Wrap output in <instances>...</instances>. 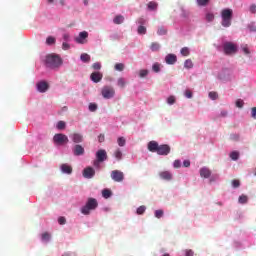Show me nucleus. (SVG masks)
Wrapping results in <instances>:
<instances>
[{"mask_svg": "<svg viewBox=\"0 0 256 256\" xmlns=\"http://www.w3.org/2000/svg\"><path fill=\"white\" fill-rule=\"evenodd\" d=\"M61 65H63V60L59 55L49 54L46 56V66L50 69H57L58 67H61Z\"/></svg>", "mask_w": 256, "mask_h": 256, "instance_id": "nucleus-1", "label": "nucleus"}, {"mask_svg": "<svg viewBox=\"0 0 256 256\" xmlns=\"http://www.w3.org/2000/svg\"><path fill=\"white\" fill-rule=\"evenodd\" d=\"M99 207V202L95 198H88L86 204L81 208L82 215H90L91 211H95Z\"/></svg>", "mask_w": 256, "mask_h": 256, "instance_id": "nucleus-2", "label": "nucleus"}, {"mask_svg": "<svg viewBox=\"0 0 256 256\" xmlns=\"http://www.w3.org/2000/svg\"><path fill=\"white\" fill-rule=\"evenodd\" d=\"M222 17V27H231V21L233 19V10L223 9L221 12Z\"/></svg>", "mask_w": 256, "mask_h": 256, "instance_id": "nucleus-3", "label": "nucleus"}, {"mask_svg": "<svg viewBox=\"0 0 256 256\" xmlns=\"http://www.w3.org/2000/svg\"><path fill=\"white\" fill-rule=\"evenodd\" d=\"M53 142L55 145H66V143H69V138L65 134H55L53 137Z\"/></svg>", "mask_w": 256, "mask_h": 256, "instance_id": "nucleus-4", "label": "nucleus"}, {"mask_svg": "<svg viewBox=\"0 0 256 256\" xmlns=\"http://www.w3.org/2000/svg\"><path fill=\"white\" fill-rule=\"evenodd\" d=\"M225 55H233L237 53V46L233 42H225L223 45Z\"/></svg>", "mask_w": 256, "mask_h": 256, "instance_id": "nucleus-5", "label": "nucleus"}, {"mask_svg": "<svg viewBox=\"0 0 256 256\" xmlns=\"http://www.w3.org/2000/svg\"><path fill=\"white\" fill-rule=\"evenodd\" d=\"M110 176L116 183H123L125 180V174L120 170H113Z\"/></svg>", "mask_w": 256, "mask_h": 256, "instance_id": "nucleus-6", "label": "nucleus"}, {"mask_svg": "<svg viewBox=\"0 0 256 256\" xmlns=\"http://www.w3.org/2000/svg\"><path fill=\"white\" fill-rule=\"evenodd\" d=\"M102 96L104 97V99H111L113 97H115V89H113V87L111 86H104L102 88Z\"/></svg>", "mask_w": 256, "mask_h": 256, "instance_id": "nucleus-7", "label": "nucleus"}, {"mask_svg": "<svg viewBox=\"0 0 256 256\" xmlns=\"http://www.w3.org/2000/svg\"><path fill=\"white\" fill-rule=\"evenodd\" d=\"M87 37H89V33L87 31L80 32L78 37L75 38L76 43L79 45H85L87 43Z\"/></svg>", "mask_w": 256, "mask_h": 256, "instance_id": "nucleus-8", "label": "nucleus"}, {"mask_svg": "<svg viewBox=\"0 0 256 256\" xmlns=\"http://www.w3.org/2000/svg\"><path fill=\"white\" fill-rule=\"evenodd\" d=\"M157 155H168L171 153V147L167 144H162L158 146Z\"/></svg>", "mask_w": 256, "mask_h": 256, "instance_id": "nucleus-9", "label": "nucleus"}, {"mask_svg": "<svg viewBox=\"0 0 256 256\" xmlns=\"http://www.w3.org/2000/svg\"><path fill=\"white\" fill-rule=\"evenodd\" d=\"M83 177H85V179H93V177H95V169H93V167H86L83 170Z\"/></svg>", "mask_w": 256, "mask_h": 256, "instance_id": "nucleus-10", "label": "nucleus"}, {"mask_svg": "<svg viewBox=\"0 0 256 256\" xmlns=\"http://www.w3.org/2000/svg\"><path fill=\"white\" fill-rule=\"evenodd\" d=\"M39 93H45L49 89V84L45 81L38 82L36 84Z\"/></svg>", "mask_w": 256, "mask_h": 256, "instance_id": "nucleus-11", "label": "nucleus"}, {"mask_svg": "<svg viewBox=\"0 0 256 256\" xmlns=\"http://www.w3.org/2000/svg\"><path fill=\"white\" fill-rule=\"evenodd\" d=\"M73 154L76 157H80L81 155H85V148L83 146L76 144L73 148Z\"/></svg>", "mask_w": 256, "mask_h": 256, "instance_id": "nucleus-12", "label": "nucleus"}, {"mask_svg": "<svg viewBox=\"0 0 256 256\" xmlns=\"http://www.w3.org/2000/svg\"><path fill=\"white\" fill-rule=\"evenodd\" d=\"M96 159L100 161V163H103V161H106L107 159V151L105 150H98L96 152Z\"/></svg>", "mask_w": 256, "mask_h": 256, "instance_id": "nucleus-13", "label": "nucleus"}, {"mask_svg": "<svg viewBox=\"0 0 256 256\" xmlns=\"http://www.w3.org/2000/svg\"><path fill=\"white\" fill-rule=\"evenodd\" d=\"M90 79L93 83H99L103 79V74L101 72H93L90 75Z\"/></svg>", "mask_w": 256, "mask_h": 256, "instance_id": "nucleus-14", "label": "nucleus"}, {"mask_svg": "<svg viewBox=\"0 0 256 256\" xmlns=\"http://www.w3.org/2000/svg\"><path fill=\"white\" fill-rule=\"evenodd\" d=\"M159 177L164 181H171L173 179V174H171L169 171H162L159 173Z\"/></svg>", "mask_w": 256, "mask_h": 256, "instance_id": "nucleus-15", "label": "nucleus"}, {"mask_svg": "<svg viewBox=\"0 0 256 256\" xmlns=\"http://www.w3.org/2000/svg\"><path fill=\"white\" fill-rule=\"evenodd\" d=\"M158 149H159V143H157L156 141H150L148 143V150L151 153H157Z\"/></svg>", "mask_w": 256, "mask_h": 256, "instance_id": "nucleus-16", "label": "nucleus"}, {"mask_svg": "<svg viewBox=\"0 0 256 256\" xmlns=\"http://www.w3.org/2000/svg\"><path fill=\"white\" fill-rule=\"evenodd\" d=\"M165 61L168 65H175L177 63V56L175 54H168L165 57Z\"/></svg>", "mask_w": 256, "mask_h": 256, "instance_id": "nucleus-17", "label": "nucleus"}, {"mask_svg": "<svg viewBox=\"0 0 256 256\" xmlns=\"http://www.w3.org/2000/svg\"><path fill=\"white\" fill-rule=\"evenodd\" d=\"M60 169L62 173H65L66 175H71V173H73V167H71L69 164H62Z\"/></svg>", "mask_w": 256, "mask_h": 256, "instance_id": "nucleus-18", "label": "nucleus"}, {"mask_svg": "<svg viewBox=\"0 0 256 256\" xmlns=\"http://www.w3.org/2000/svg\"><path fill=\"white\" fill-rule=\"evenodd\" d=\"M70 137L74 143H83V135L80 133H73Z\"/></svg>", "mask_w": 256, "mask_h": 256, "instance_id": "nucleus-19", "label": "nucleus"}, {"mask_svg": "<svg viewBox=\"0 0 256 256\" xmlns=\"http://www.w3.org/2000/svg\"><path fill=\"white\" fill-rule=\"evenodd\" d=\"M200 176L204 177V179H209V177H211V170H209L208 168H201Z\"/></svg>", "mask_w": 256, "mask_h": 256, "instance_id": "nucleus-20", "label": "nucleus"}, {"mask_svg": "<svg viewBox=\"0 0 256 256\" xmlns=\"http://www.w3.org/2000/svg\"><path fill=\"white\" fill-rule=\"evenodd\" d=\"M123 21H125V17H123V15H117L113 19V23L115 25H121V23H123Z\"/></svg>", "mask_w": 256, "mask_h": 256, "instance_id": "nucleus-21", "label": "nucleus"}, {"mask_svg": "<svg viewBox=\"0 0 256 256\" xmlns=\"http://www.w3.org/2000/svg\"><path fill=\"white\" fill-rule=\"evenodd\" d=\"M150 49L153 52L159 51L161 49V44H159L158 42H152L150 45Z\"/></svg>", "mask_w": 256, "mask_h": 256, "instance_id": "nucleus-22", "label": "nucleus"}, {"mask_svg": "<svg viewBox=\"0 0 256 256\" xmlns=\"http://www.w3.org/2000/svg\"><path fill=\"white\" fill-rule=\"evenodd\" d=\"M80 59L83 63H89V61H91V56L87 53H83L81 54Z\"/></svg>", "mask_w": 256, "mask_h": 256, "instance_id": "nucleus-23", "label": "nucleus"}, {"mask_svg": "<svg viewBox=\"0 0 256 256\" xmlns=\"http://www.w3.org/2000/svg\"><path fill=\"white\" fill-rule=\"evenodd\" d=\"M56 39H55V37H53V36H48L47 38H46V45H55V43H56Z\"/></svg>", "mask_w": 256, "mask_h": 256, "instance_id": "nucleus-24", "label": "nucleus"}, {"mask_svg": "<svg viewBox=\"0 0 256 256\" xmlns=\"http://www.w3.org/2000/svg\"><path fill=\"white\" fill-rule=\"evenodd\" d=\"M149 11H156L158 4L157 2H149L147 5Z\"/></svg>", "mask_w": 256, "mask_h": 256, "instance_id": "nucleus-25", "label": "nucleus"}, {"mask_svg": "<svg viewBox=\"0 0 256 256\" xmlns=\"http://www.w3.org/2000/svg\"><path fill=\"white\" fill-rule=\"evenodd\" d=\"M111 195H112V192L109 189H104L102 191V197H104V199H109V197H111Z\"/></svg>", "mask_w": 256, "mask_h": 256, "instance_id": "nucleus-26", "label": "nucleus"}, {"mask_svg": "<svg viewBox=\"0 0 256 256\" xmlns=\"http://www.w3.org/2000/svg\"><path fill=\"white\" fill-rule=\"evenodd\" d=\"M185 69H193V61L191 59H187L184 62Z\"/></svg>", "mask_w": 256, "mask_h": 256, "instance_id": "nucleus-27", "label": "nucleus"}, {"mask_svg": "<svg viewBox=\"0 0 256 256\" xmlns=\"http://www.w3.org/2000/svg\"><path fill=\"white\" fill-rule=\"evenodd\" d=\"M247 201H249V198L246 195H241L238 199V202L241 205H245V203H247Z\"/></svg>", "mask_w": 256, "mask_h": 256, "instance_id": "nucleus-28", "label": "nucleus"}, {"mask_svg": "<svg viewBox=\"0 0 256 256\" xmlns=\"http://www.w3.org/2000/svg\"><path fill=\"white\" fill-rule=\"evenodd\" d=\"M114 157H116V159L118 161H121V159H123V152H121V150L117 149L115 152H114Z\"/></svg>", "mask_w": 256, "mask_h": 256, "instance_id": "nucleus-29", "label": "nucleus"}, {"mask_svg": "<svg viewBox=\"0 0 256 256\" xmlns=\"http://www.w3.org/2000/svg\"><path fill=\"white\" fill-rule=\"evenodd\" d=\"M152 71H154V73H159V71H161V64L159 63H154L152 66Z\"/></svg>", "mask_w": 256, "mask_h": 256, "instance_id": "nucleus-30", "label": "nucleus"}, {"mask_svg": "<svg viewBox=\"0 0 256 256\" xmlns=\"http://www.w3.org/2000/svg\"><path fill=\"white\" fill-rule=\"evenodd\" d=\"M147 33V28L143 25H140L138 27V34L139 35H145Z\"/></svg>", "mask_w": 256, "mask_h": 256, "instance_id": "nucleus-31", "label": "nucleus"}, {"mask_svg": "<svg viewBox=\"0 0 256 256\" xmlns=\"http://www.w3.org/2000/svg\"><path fill=\"white\" fill-rule=\"evenodd\" d=\"M230 158H231L232 161H237V159H239V152L233 151V152L230 154Z\"/></svg>", "mask_w": 256, "mask_h": 256, "instance_id": "nucleus-32", "label": "nucleus"}, {"mask_svg": "<svg viewBox=\"0 0 256 256\" xmlns=\"http://www.w3.org/2000/svg\"><path fill=\"white\" fill-rule=\"evenodd\" d=\"M181 55H183V57H189V49L187 47H183L180 51Z\"/></svg>", "mask_w": 256, "mask_h": 256, "instance_id": "nucleus-33", "label": "nucleus"}, {"mask_svg": "<svg viewBox=\"0 0 256 256\" xmlns=\"http://www.w3.org/2000/svg\"><path fill=\"white\" fill-rule=\"evenodd\" d=\"M119 147H125L126 140L124 137H119L117 140Z\"/></svg>", "mask_w": 256, "mask_h": 256, "instance_id": "nucleus-34", "label": "nucleus"}, {"mask_svg": "<svg viewBox=\"0 0 256 256\" xmlns=\"http://www.w3.org/2000/svg\"><path fill=\"white\" fill-rule=\"evenodd\" d=\"M66 126H67V124L65 123V121H59L57 123V129H59L60 131L65 129Z\"/></svg>", "mask_w": 256, "mask_h": 256, "instance_id": "nucleus-35", "label": "nucleus"}, {"mask_svg": "<svg viewBox=\"0 0 256 256\" xmlns=\"http://www.w3.org/2000/svg\"><path fill=\"white\" fill-rule=\"evenodd\" d=\"M114 68L116 71H123V69H125V65L123 63H117Z\"/></svg>", "mask_w": 256, "mask_h": 256, "instance_id": "nucleus-36", "label": "nucleus"}, {"mask_svg": "<svg viewBox=\"0 0 256 256\" xmlns=\"http://www.w3.org/2000/svg\"><path fill=\"white\" fill-rule=\"evenodd\" d=\"M175 101H176L175 96H169V97L167 98V103H168V105H175Z\"/></svg>", "mask_w": 256, "mask_h": 256, "instance_id": "nucleus-37", "label": "nucleus"}, {"mask_svg": "<svg viewBox=\"0 0 256 256\" xmlns=\"http://www.w3.org/2000/svg\"><path fill=\"white\" fill-rule=\"evenodd\" d=\"M146 209H147V207H145V206H140V207L137 209V211H136L137 215H143V213H145Z\"/></svg>", "mask_w": 256, "mask_h": 256, "instance_id": "nucleus-38", "label": "nucleus"}, {"mask_svg": "<svg viewBox=\"0 0 256 256\" xmlns=\"http://www.w3.org/2000/svg\"><path fill=\"white\" fill-rule=\"evenodd\" d=\"M197 3L200 7H205L209 4V0H197Z\"/></svg>", "mask_w": 256, "mask_h": 256, "instance_id": "nucleus-39", "label": "nucleus"}, {"mask_svg": "<svg viewBox=\"0 0 256 256\" xmlns=\"http://www.w3.org/2000/svg\"><path fill=\"white\" fill-rule=\"evenodd\" d=\"M88 108H89V111H91L93 113V112L97 111V104L90 103Z\"/></svg>", "mask_w": 256, "mask_h": 256, "instance_id": "nucleus-40", "label": "nucleus"}, {"mask_svg": "<svg viewBox=\"0 0 256 256\" xmlns=\"http://www.w3.org/2000/svg\"><path fill=\"white\" fill-rule=\"evenodd\" d=\"M213 19H215V15H213L212 13L206 14V21H208V23H211Z\"/></svg>", "mask_w": 256, "mask_h": 256, "instance_id": "nucleus-41", "label": "nucleus"}, {"mask_svg": "<svg viewBox=\"0 0 256 256\" xmlns=\"http://www.w3.org/2000/svg\"><path fill=\"white\" fill-rule=\"evenodd\" d=\"M241 182L237 179L232 180V187H234V189H237V187H240Z\"/></svg>", "mask_w": 256, "mask_h": 256, "instance_id": "nucleus-42", "label": "nucleus"}, {"mask_svg": "<svg viewBox=\"0 0 256 256\" xmlns=\"http://www.w3.org/2000/svg\"><path fill=\"white\" fill-rule=\"evenodd\" d=\"M157 34L158 35H167V30L163 27H160V28H158Z\"/></svg>", "mask_w": 256, "mask_h": 256, "instance_id": "nucleus-43", "label": "nucleus"}, {"mask_svg": "<svg viewBox=\"0 0 256 256\" xmlns=\"http://www.w3.org/2000/svg\"><path fill=\"white\" fill-rule=\"evenodd\" d=\"M118 87H125V78H119L118 81Z\"/></svg>", "mask_w": 256, "mask_h": 256, "instance_id": "nucleus-44", "label": "nucleus"}, {"mask_svg": "<svg viewBox=\"0 0 256 256\" xmlns=\"http://www.w3.org/2000/svg\"><path fill=\"white\" fill-rule=\"evenodd\" d=\"M209 97L210 99H212V101H215L217 97H219V95L217 94V92H210Z\"/></svg>", "mask_w": 256, "mask_h": 256, "instance_id": "nucleus-45", "label": "nucleus"}, {"mask_svg": "<svg viewBox=\"0 0 256 256\" xmlns=\"http://www.w3.org/2000/svg\"><path fill=\"white\" fill-rule=\"evenodd\" d=\"M147 75H149L148 70H140L139 77L143 78V77H147Z\"/></svg>", "mask_w": 256, "mask_h": 256, "instance_id": "nucleus-46", "label": "nucleus"}, {"mask_svg": "<svg viewBox=\"0 0 256 256\" xmlns=\"http://www.w3.org/2000/svg\"><path fill=\"white\" fill-rule=\"evenodd\" d=\"M155 217L157 219H161V217H163V210H156L155 211Z\"/></svg>", "mask_w": 256, "mask_h": 256, "instance_id": "nucleus-47", "label": "nucleus"}, {"mask_svg": "<svg viewBox=\"0 0 256 256\" xmlns=\"http://www.w3.org/2000/svg\"><path fill=\"white\" fill-rule=\"evenodd\" d=\"M243 105H245V103L243 102V100L238 99L236 101V107H238L239 109H242Z\"/></svg>", "mask_w": 256, "mask_h": 256, "instance_id": "nucleus-48", "label": "nucleus"}, {"mask_svg": "<svg viewBox=\"0 0 256 256\" xmlns=\"http://www.w3.org/2000/svg\"><path fill=\"white\" fill-rule=\"evenodd\" d=\"M92 69H94L95 71H99V69H101V63L96 62L92 65Z\"/></svg>", "mask_w": 256, "mask_h": 256, "instance_id": "nucleus-49", "label": "nucleus"}, {"mask_svg": "<svg viewBox=\"0 0 256 256\" xmlns=\"http://www.w3.org/2000/svg\"><path fill=\"white\" fill-rule=\"evenodd\" d=\"M50 237L49 233L45 232L42 234V241H49Z\"/></svg>", "mask_w": 256, "mask_h": 256, "instance_id": "nucleus-50", "label": "nucleus"}, {"mask_svg": "<svg viewBox=\"0 0 256 256\" xmlns=\"http://www.w3.org/2000/svg\"><path fill=\"white\" fill-rule=\"evenodd\" d=\"M58 223L59 225H65V223H67V220L65 219V217L61 216L58 218Z\"/></svg>", "mask_w": 256, "mask_h": 256, "instance_id": "nucleus-51", "label": "nucleus"}, {"mask_svg": "<svg viewBox=\"0 0 256 256\" xmlns=\"http://www.w3.org/2000/svg\"><path fill=\"white\" fill-rule=\"evenodd\" d=\"M230 139L231 141H239V134H231Z\"/></svg>", "mask_w": 256, "mask_h": 256, "instance_id": "nucleus-52", "label": "nucleus"}, {"mask_svg": "<svg viewBox=\"0 0 256 256\" xmlns=\"http://www.w3.org/2000/svg\"><path fill=\"white\" fill-rule=\"evenodd\" d=\"M70 45H69V43H67V42H64V43H62V49L64 50V51H68V49H70Z\"/></svg>", "mask_w": 256, "mask_h": 256, "instance_id": "nucleus-53", "label": "nucleus"}, {"mask_svg": "<svg viewBox=\"0 0 256 256\" xmlns=\"http://www.w3.org/2000/svg\"><path fill=\"white\" fill-rule=\"evenodd\" d=\"M185 97H187V99H191V97H193V92H191V90H186Z\"/></svg>", "mask_w": 256, "mask_h": 256, "instance_id": "nucleus-54", "label": "nucleus"}, {"mask_svg": "<svg viewBox=\"0 0 256 256\" xmlns=\"http://www.w3.org/2000/svg\"><path fill=\"white\" fill-rule=\"evenodd\" d=\"M173 165L175 169H179L181 167V160H175Z\"/></svg>", "mask_w": 256, "mask_h": 256, "instance_id": "nucleus-55", "label": "nucleus"}, {"mask_svg": "<svg viewBox=\"0 0 256 256\" xmlns=\"http://www.w3.org/2000/svg\"><path fill=\"white\" fill-rule=\"evenodd\" d=\"M242 51H243V53L245 54V55H250V51H249V48L247 47V46H243L242 47Z\"/></svg>", "mask_w": 256, "mask_h": 256, "instance_id": "nucleus-56", "label": "nucleus"}, {"mask_svg": "<svg viewBox=\"0 0 256 256\" xmlns=\"http://www.w3.org/2000/svg\"><path fill=\"white\" fill-rule=\"evenodd\" d=\"M251 116H252L253 119H256V107H253L251 109Z\"/></svg>", "mask_w": 256, "mask_h": 256, "instance_id": "nucleus-57", "label": "nucleus"}, {"mask_svg": "<svg viewBox=\"0 0 256 256\" xmlns=\"http://www.w3.org/2000/svg\"><path fill=\"white\" fill-rule=\"evenodd\" d=\"M250 13H256V5L255 4H252L250 6Z\"/></svg>", "mask_w": 256, "mask_h": 256, "instance_id": "nucleus-58", "label": "nucleus"}, {"mask_svg": "<svg viewBox=\"0 0 256 256\" xmlns=\"http://www.w3.org/2000/svg\"><path fill=\"white\" fill-rule=\"evenodd\" d=\"M193 255H194L193 250H186L185 251V256H193Z\"/></svg>", "mask_w": 256, "mask_h": 256, "instance_id": "nucleus-59", "label": "nucleus"}, {"mask_svg": "<svg viewBox=\"0 0 256 256\" xmlns=\"http://www.w3.org/2000/svg\"><path fill=\"white\" fill-rule=\"evenodd\" d=\"M183 165H184V167H191V161L184 160Z\"/></svg>", "mask_w": 256, "mask_h": 256, "instance_id": "nucleus-60", "label": "nucleus"}, {"mask_svg": "<svg viewBox=\"0 0 256 256\" xmlns=\"http://www.w3.org/2000/svg\"><path fill=\"white\" fill-rule=\"evenodd\" d=\"M98 141H99L100 143H103V141H105V135L100 134V136L98 137Z\"/></svg>", "mask_w": 256, "mask_h": 256, "instance_id": "nucleus-61", "label": "nucleus"}, {"mask_svg": "<svg viewBox=\"0 0 256 256\" xmlns=\"http://www.w3.org/2000/svg\"><path fill=\"white\" fill-rule=\"evenodd\" d=\"M99 163H101V161H99L98 159L95 160V161L93 162L94 167L99 168Z\"/></svg>", "mask_w": 256, "mask_h": 256, "instance_id": "nucleus-62", "label": "nucleus"}, {"mask_svg": "<svg viewBox=\"0 0 256 256\" xmlns=\"http://www.w3.org/2000/svg\"><path fill=\"white\" fill-rule=\"evenodd\" d=\"M69 34H64L63 35V39H64V41H69Z\"/></svg>", "mask_w": 256, "mask_h": 256, "instance_id": "nucleus-63", "label": "nucleus"}, {"mask_svg": "<svg viewBox=\"0 0 256 256\" xmlns=\"http://www.w3.org/2000/svg\"><path fill=\"white\" fill-rule=\"evenodd\" d=\"M248 29H249V31H251V32H255V31H256L255 26H249Z\"/></svg>", "mask_w": 256, "mask_h": 256, "instance_id": "nucleus-64", "label": "nucleus"}]
</instances>
